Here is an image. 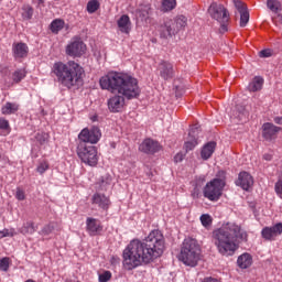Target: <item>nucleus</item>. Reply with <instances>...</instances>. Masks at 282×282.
<instances>
[{
	"label": "nucleus",
	"mask_w": 282,
	"mask_h": 282,
	"mask_svg": "<svg viewBox=\"0 0 282 282\" xmlns=\"http://www.w3.org/2000/svg\"><path fill=\"white\" fill-rule=\"evenodd\" d=\"M187 21L188 20L184 15H178L176 19L173 20V26L176 34L177 32H180V30H184V28H186Z\"/></svg>",
	"instance_id": "a878e982"
},
{
	"label": "nucleus",
	"mask_w": 282,
	"mask_h": 282,
	"mask_svg": "<svg viewBox=\"0 0 282 282\" xmlns=\"http://www.w3.org/2000/svg\"><path fill=\"white\" fill-rule=\"evenodd\" d=\"M102 138V133L100 132V128L94 126L90 129L85 128L78 134L79 142H84V144H98Z\"/></svg>",
	"instance_id": "1a4fd4ad"
},
{
	"label": "nucleus",
	"mask_w": 282,
	"mask_h": 282,
	"mask_svg": "<svg viewBox=\"0 0 282 282\" xmlns=\"http://www.w3.org/2000/svg\"><path fill=\"white\" fill-rule=\"evenodd\" d=\"M279 131H281V127H276L271 122L263 123L262 126V138L267 142H272L279 135Z\"/></svg>",
	"instance_id": "4468645a"
},
{
	"label": "nucleus",
	"mask_w": 282,
	"mask_h": 282,
	"mask_svg": "<svg viewBox=\"0 0 282 282\" xmlns=\"http://www.w3.org/2000/svg\"><path fill=\"white\" fill-rule=\"evenodd\" d=\"M260 58H270V56H272V53L270 52V50H262L259 53Z\"/></svg>",
	"instance_id": "a18cd8bd"
},
{
	"label": "nucleus",
	"mask_w": 282,
	"mask_h": 282,
	"mask_svg": "<svg viewBox=\"0 0 282 282\" xmlns=\"http://www.w3.org/2000/svg\"><path fill=\"white\" fill-rule=\"evenodd\" d=\"M47 169H50V164H47V162H42L39 164L37 166V173H40V175H43V173H45L47 171Z\"/></svg>",
	"instance_id": "79ce46f5"
},
{
	"label": "nucleus",
	"mask_w": 282,
	"mask_h": 282,
	"mask_svg": "<svg viewBox=\"0 0 282 282\" xmlns=\"http://www.w3.org/2000/svg\"><path fill=\"white\" fill-rule=\"evenodd\" d=\"M161 39H171L177 34L175 26H173V19L164 20L163 24L159 28Z\"/></svg>",
	"instance_id": "f3484780"
},
{
	"label": "nucleus",
	"mask_w": 282,
	"mask_h": 282,
	"mask_svg": "<svg viewBox=\"0 0 282 282\" xmlns=\"http://www.w3.org/2000/svg\"><path fill=\"white\" fill-rule=\"evenodd\" d=\"M15 198L19 199V202H23V199H25V192L21 187L17 188Z\"/></svg>",
	"instance_id": "37998d69"
},
{
	"label": "nucleus",
	"mask_w": 282,
	"mask_h": 282,
	"mask_svg": "<svg viewBox=\"0 0 282 282\" xmlns=\"http://www.w3.org/2000/svg\"><path fill=\"white\" fill-rule=\"evenodd\" d=\"M10 268V258H2L0 260V270L3 272H8V269Z\"/></svg>",
	"instance_id": "ea45409f"
},
{
	"label": "nucleus",
	"mask_w": 282,
	"mask_h": 282,
	"mask_svg": "<svg viewBox=\"0 0 282 282\" xmlns=\"http://www.w3.org/2000/svg\"><path fill=\"white\" fill-rule=\"evenodd\" d=\"M54 228H56V223H50L48 225H45L42 229V235H44V237L52 235V232H54Z\"/></svg>",
	"instance_id": "4c0bfd02"
},
{
	"label": "nucleus",
	"mask_w": 282,
	"mask_h": 282,
	"mask_svg": "<svg viewBox=\"0 0 282 282\" xmlns=\"http://www.w3.org/2000/svg\"><path fill=\"white\" fill-rule=\"evenodd\" d=\"M20 232H22V235H34V232H36V229L34 228V223L32 221L25 223L21 227Z\"/></svg>",
	"instance_id": "2f4dec72"
},
{
	"label": "nucleus",
	"mask_w": 282,
	"mask_h": 282,
	"mask_svg": "<svg viewBox=\"0 0 282 282\" xmlns=\"http://www.w3.org/2000/svg\"><path fill=\"white\" fill-rule=\"evenodd\" d=\"M254 184V178L248 172H240L238 180L236 181V186H240L242 191H249Z\"/></svg>",
	"instance_id": "a211bd4d"
},
{
	"label": "nucleus",
	"mask_w": 282,
	"mask_h": 282,
	"mask_svg": "<svg viewBox=\"0 0 282 282\" xmlns=\"http://www.w3.org/2000/svg\"><path fill=\"white\" fill-rule=\"evenodd\" d=\"M77 155L88 166H96L98 164V150L94 145L80 143Z\"/></svg>",
	"instance_id": "6e6552de"
},
{
	"label": "nucleus",
	"mask_w": 282,
	"mask_h": 282,
	"mask_svg": "<svg viewBox=\"0 0 282 282\" xmlns=\"http://www.w3.org/2000/svg\"><path fill=\"white\" fill-rule=\"evenodd\" d=\"M117 25L123 34H129V32H131V19L127 14L119 18Z\"/></svg>",
	"instance_id": "4be33fe9"
},
{
	"label": "nucleus",
	"mask_w": 282,
	"mask_h": 282,
	"mask_svg": "<svg viewBox=\"0 0 282 282\" xmlns=\"http://www.w3.org/2000/svg\"><path fill=\"white\" fill-rule=\"evenodd\" d=\"M85 50V42L76 39L66 46V54L68 56H83Z\"/></svg>",
	"instance_id": "f8f14e48"
},
{
	"label": "nucleus",
	"mask_w": 282,
	"mask_h": 282,
	"mask_svg": "<svg viewBox=\"0 0 282 282\" xmlns=\"http://www.w3.org/2000/svg\"><path fill=\"white\" fill-rule=\"evenodd\" d=\"M34 17V8L30 4H23L22 6V19L24 21H30Z\"/></svg>",
	"instance_id": "cd10ccee"
},
{
	"label": "nucleus",
	"mask_w": 282,
	"mask_h": 282,
	"mask_svg": "<svg viewBox=\"0 0 282 282\" xmlns=\"http://www.w3.org/2000/svg\"><path fill=\"white\" fill-rule=\"evenodd\" d=\"M263 160H265L267 162L272 161V154H264Z\"/></svg>",
	"instance_id": "8fccbe9b"
},
{
	"label": "nucleus",
	"mask_w": 282,
	"mask_h": 282,
	"mask_svg": "<svg viewBox=\"0 0 282 282\" xmlns=\"http://www.w3.org/2000/svg\"><path fill=\"white\" fill-rule=\"evenodd\" d=\"M156 72L163 80H173L175 78V66L169 61H161Z\"/></svg>",
	"instance_id": "9d476101"
},
{
	"label": "nucleus",
	"mask_w": 282,
	"mask_h": 282,
	"mask_svg": "<svg viewBox=\"0 0 282 282\" xmlns=\"http://www.w3.org/2000/svg\"><path fill=\"white\" fill-rule=\"evenodd\" d=\"M213 240L223 257H232L240 243L248 241V232L235 223H227L213 231Z\"/></svg>",
	"instance_id": "7ed1b4c3"
},
{
	"label": "nucleus",
	"mask_w": 282,
	"mask_h": 282,
	"mask_svg": "<svg viewBox=\"0 0 282 282\" xmlns=\"http://www.w3.org/2000/svg\"><path fill=\"white\" fill-rule=\"evenodd\" d=\"M35 140L39 144L43 145L50 140V134L47 132H37L35 134Z\"/></svg>",
	"instance_id": "72a5a7b5"
},
{
	"label": "nucleus",
	"mask_w": 282,
	"mask_h": 282,
	"mask_svg": "<svg viewBox=\"0 0 282 282\" xmlns=\"http://www.w3.org/2000/svg\"><path fill=\"white\" fill-rule=\"evenodd\" d=\"M226 188V171L220 170L217 172L214 180L208 182L203 191L204 197L209 202H219Z\"/></svg>",
	"instance_id": "423d86ee"
},
{
	"label": "nucleus",
	"mask_w": 282,
	"mask_h": 282,
	"mask_svg": "<svg viewBox=\"0 0 282 282\" xmlns=\"http://www.w3.org/2000/svg\"><path fill=\"white\" fill-rule=\"evenodd\" d=\"M182 160H184V154L183 153H177L174 156V162H182Z\"/></svg>",
	"instance_id": "de8ad7c7"
},
{
	"label": "nucleus",
	"mask_w": 282,
	"mask_h": 282,
	"mask_svg": "<svg viewBox=\"0 0 282 282\" xmlns=\"http://www.w3.org/2000/svg\"><path fill=\"white\" fill-rule=\"evenodd\" d=\"M200 257L202 249L199 248V243H197V240L193 238H186L183 241L181 248V252L178 256L180 261H182L185 265H189V268H195Z\"/></svg>",
	"instance_id": "39448f33"
},
{
	"label": "nucleus",
	"mask_w": 282,
	"mask_h": 282,
	"mask_svg": "<svg viewBox=\"0 0 282 282\" xmlns=\"http://www.w3.org/2000/svg\"><path fill=\"white\" fill-rule=\"evenodd\" d=\"M91 204L94 206H98L101 210H109V206H111V200L109 197L105 196L101 193H95L91 197Z\"/></svg>",
	"instance_id": "aec40b11"
},
{
	"label": "nucleus",
	"mask_w": 282,
	"mask_h": 282,
	"mask_svg": "<svg viewBox=\"0 0 282 282\" xmlns=\"http://www.w3.org/2000/svg\"><path fill=\"white\" fill-rule=\"evenodd\" d=\"M177 6V0H163L161 10L162 12H171V10H175Z\"/></svg>",
	"instance_id": "c756f323"
},
{
	"label": "nucleus",
	"mask_w": 282,
	"mask_h": 282,
	"mask_svg": "<svg viewBox=\"0 0 282 282\" xmlns=\"http://www.w3.org/2000/svg\"><path fill=\"white\" fill-rule=\"evenodd\" d=\"M86 230L90 237H96L99 232H102V224L96 218L88 217L86 219Z\"/></svg>",
	"instance_id": "6ab92c4d"
},
{
	"label": "nucleus",
	"mask_w": 282,
	"mask_h": 282,
	"mask_svg": "<svg viewBox=\"0 0 282 282\" xmlns=\"http://www.w3.org/2000/svg\"><path fill=\"white\" fill-rule=\"evenodd\" d=\"M261 235L267 241H274L279 235H282V223H278L272 227H264Z\"/></svg>",
	"instance_id": "2eb2a0df"
},
{
	"label": "nucleus",
	"mask_w": 282,
	"mask_h": 282,
	"mask_svg": "<svg viewBox=\"0 0 282 282\" xmlns=\"http://www.w3.org/2000/svg\"><path fill=\"white\" fill-rule=\"evenodd\" d=\"M200 223L205 228H208L213 225V217L208 214H203L200 216Z\"/></svg>",
	"instance_id": "e433bc0d"
},
{
	"label": "nucleus",
	"mask_w": 282,
	"mask_h": 282,
	"mask_svg": "<svg viewBox=\"0 0 282 282\" xmlns=\"http://www.w3.org/2000/svg\"><path fill=\"white\" fill-rule=\"evenodd\" d=\"M52 72L57 78V83L67 89L80 87L83 85V76L85 69L76 62L68 63L57 62L53 65Z\"/></svg>",
	"instance_id": "20e7f679"
},
{
	"label": "nucleus",
	"mask_w": 282,
	"mask_h": 282,
	"mask_svg": "<svg viewBox=\"0 0 282 282\" xmlns=\"http://www.w3.org/2000/svg\"><path fill=\"white\" fill-rule=\"evenodd\" d=\"M212 19H215L220 23L219 32L220 34H226L228 32V21H230V13L224 4L213 2L208 9Z\"/></svg>",
	"instance_id": "0eeeda50"
},
{
	"label": "nucleus",
	"mask_w": 282,
	"mask_h": 282,
	"mask_svg": "<svg viewBox=\"0 0 282 282\" xmlns=\"http://www.w3.org/2000/svg\"><path fill=\"white\" fill-rule=\"evenodd\" d=\"M236 10L240 14V28H246L250 21V12H248V7L241 0H234Z\"/></svg>",
	"instance_id": "dca6fc26"
},
{
	"label": "nucleus",
	"mask_w": 282,
	"mask_h": 282,
	"mask_svg": "<svg viewBox=\"0 0 282 282\" xmlns=\"http://www.w3.org/2000/svg\"><path fill=\"white\" fill-rule=\"evenodd\" d=\"M29 52L30 48L28 47V44L23 42H14L12 44V53L14 58H25Z\"/></svg>",
	"instance_id": "412c9836"
},
{
	"label": "nucleus",
	"mask_w": 282,
	"mask_h": 282,
	"mask_svg": "<svg viewBox=\"0 0 282 282\" xmlns=\"http://www.w3.org/2000/svg\"><path fill=\"white\" fill-rule=\"evenodd\" d=\"M238 268L246 270L252 265V256L250 253H242L237 260Z\"/></svg>",
	"instance_id": "b1692460"
},
{
	"label": "nucleus",
	"mask_w": 282,
	"mask_h": 282,
	"mask_svg": "<svg viewBox=\"0 0 282 282\" xmlns=\"http://www.w3.org/2000/svg\"><path fill=\"white\" fill-rule=\"evenodd\" d=\"M98 8H100V2H98V0L88 1L87 11L89 14H94V12L98 11Z\"/></svg>",
	"instance_id": "f704fd0d"
},
{
	"label": "nucleus",
	"mask_w": 282,
	"mask_h": 282,
	"mask_svg": "<svg viewBox=\"0 0 282 282\" xmlns=\"http://www.w3.org/2000/svg\"><path fill=\"white\" fill-rule=\"evenodd\" d=\"M101 89L111 91L115 95L108 100V109L111 113H120L124 107V98L133 100L140 96V86L138 80L130 75L123 73H108L99 79Z\"/></svg>",
	"instance_id": "f03ea898"
},
{
	"label": "nucleus",
	"mask_w": 282,
	"mask_h": 282,
	"mask_svg": "<svg viewBox=\"0 0 282 282\" xmlns=\"http://www.w3.org/2000/svg\"><path fill=\"white\" fill-rule=\"evenodd\" d=\"M63 28H65V21L62 19L54 20L50 25V30L53 34H58Z\"/></svg>",
	"instance_id": "bb28decb"
},
{
	"label": "nucleus",
	"mask_w": 282,
	"mask_h": 282,
	"mask_svg": "<svg viewBox=\"0 0 282 282\" xmlns=\"http://www.w3.org/2000/svg\"><path fill=\"white\" fill-rule=\"evenodd\" d=\"M112 178L109 174L101 176L99 182V191H107L111 186Z\"/></svg>",
	"instance_id": "7c9ffc66"
},
{
	"label": "nucleus",
	"mask_w": 282,
	"mask_h": 282,
	"mask_svg": "<svg viewBox=\"0 0 282 282\" xmlns=\"http://www.w3.org/2000/svg\"><path fill=\"white\" fill-rule=\"evenodd\" d=\"M141 19H147L151 14V4H145L141 7L138 11Z\"/></svg>",
	"instance_id": "c9c22d12"
},
{
	"label": "nucleus",
	"mask_w": 282,
	"mask_h": 282,
	"mask_svg": "<svg viewBox=\"0 0 282 282\" xmlns=\"http://www.w3.org/2000/svg\"><path fill=\"white\" fill-rule=\"evenodd\" d=\"M111 281V271H104L99 274V282H108Z\"/></svg>",
	"instance_id": "a19ab883"
},
{
	"label": "nucleus",
	"mask_w": 282,
	"mask_h": 282,
	"mask_svg": "<svg viewBox=\"0 0 282 282\" xmlns=\"http://www.w3.org/2000/svg\"><path fill=\"white\" fill-rule=\"evenodd\" d=\"M273 121L275 122V124H282V117H275Z\"/></svg>",
	"instance_id": "09e8293b"
},
{
	"label": "nucleus",
	"mask_w": 282,
	"mask_h": 282,
	"mask_svg": "<svg viewBox=\"0 0 282 282\" xmlns=\"http://www.w3.org/2000/svg\"><path fill=\"white\" fill-rule=\"evenodd\" d=\"M24 76H25V72L20 69L13 73L12 78L14 83H21Z\"/></svg>",
	"instance_id": "58836bf2"
},
{
	"label": "nucleus",
	"mask_w": 282,
	"mask_h": 282,
	"mask_svg": "<svg viewBox=\"0 0 282 282\" xmlns=\"http://www.w3.org/2000/svg\"><path fill=\"white\" fill-rule=\"evenodd\" d=\"M25 282H36V281H34V280H32V279H29V280H26Z\"/></svg>",
	"instance_id": "603ef678"
},
{
	"label": "nucleus",
	"mask_w": 282,
	"mask_h": 282,
	"mask_svg": "<svg viewBox=\"0 0 282 282\" xmlns=\"http://www.w3.org/2000/svg\"><path fill=\"white\" fill-rule=\"evenodd\" d=\"M0 129L2 130L10 129V122L6 118H0Z\"/></svg>",
	"instance_id": "c03bdc74"
},
{
	"label": "nucleus",
	"mask_w": 282,
	"mask_h": 282,
	"mask_svg": "<svg viewBox=\"0 0 282 282\" xmlns=\"http://www.w3.org/2000/svg\"><path fill=\"white\" fill-rule=\"evenodd\" d=\"M160 149V142L150 138L143 140V142L139 145V151H141L142 153H147L148 155H153L158 153Z\"/></svg>",
	"instance_id": "ddd939ff"
},
{
	"label": "nucleus",
	"mask_w": 282,
	"mask_h": 282,
	"mask_svg": "<svg viewBox=\"0 0 282 282\" xmlns=\"http://www.w3.org/2000/svg\"><path fill=\"white\" fill-rule=\"evenodd\" d=\"M217 148V142L210 141L205 144L200 151V158L203 160H210L213 158V153H215V149Z\"/></svg>",
	"instance_id": "5701e85b"
},
{
	"label": "nucleus",
	"mask_w": 282,
	"mask_h": 282,
	"mask_svg": "<svg viewBox=\"0 0 282 282\" xmlns=\"http://www.w3.org/2000/svg\"><path fill=\"white\" fill-rule=\"evenodd\" d=\"M263 87V78L254 77L253 80L249 84V91H259Z\"/></svg>",
	"instance_id": "c85d7f7f"
},
{
	"label": "nucleus",
	"mask_w": 282,
	"mask_h": 282,
	"mask_svg": "<svg viewBox=\"0 0 282 282\" xmlns=\"http://www.w3.org/2000/svg\"><path fill=\"white\" fill-rule=\"evenodd\" d=\"M164 235L160 230H152L143 239H133L123 250V265L127 270H133L141 263H151L154 259L164 254Z\"/></svg>",
	"instance_id": "f257e3e1"
},
{
	"label": "nucleus",
	"mask_w": 282,
	"mask_h": 282,
	"mask_svg": "<svg viewBox=\"0 0 282 282\" xmlns=\"http://www.w3.org/2000/svg\"><path fill=\"white\" fill-rule=\"evenodd\" d=\"M267 6L269 10H271V12H274L275 14L276 12H279V10H281V2H279L278 0H268Z\"/></svg>",
	"instance_id": "473e14b6"
},
{
	"label": "nucleus",
	"mask_w": 282,
	"mask_h": 282,
	"mask_svg": "<svg viewBox=\"0 0 282 282\" xmlns=\"http://www.w3.org/2000/svg\"><path fill=\"white\" fill-rule=\"evenodd\" d=\"M33 3H36V8H45V0H33Z\"/></svg>",
	"instance_id": "49530a36"
},
{
	"label": "nucleus",
	"mask_w": 282,
	"mask_h": 282,
	"mask_svg": "<svg viewBox=\"0 0 282 282\" xmlns=\"http://www.w3.org/2000/svg\"><path fill=\"white\" fill-rule=\"evenodd\" d=\"M19 111V104L8 101L2 108V116H12V113H17Z\"/></svg>",
	"instance_id": "393cba45"
},
{
	"label": "nucleus",
	"mask_w": 282,
	"mask_h": 282,
	"mask_svg": "<svg viewBox=\"0 0 282 282\" xmlns=\"http://www.w3.org/2000/svg\"><path fill=\"white\" fill-rule=\"evenodd\" d=\"M200 131L202 129L199 128V123L192 126L189 129L187 140L184 144L186 153H188V151H193V149H195V147L198 144L197 140H199Z\"/></svg>",
	"instance_id": "9b49d317"
},
{
	"label": "nucleus",
	"mask_w": 282,
	"mask_h": 282,
	"mask_svg": "<svg viewBox=\"0 0 282 282\" xmlns=\"http://www.w3.org/2000/svg\"><path fill=\"white\" fill-rule=\"evenodd\" d=\"M241 116H245V118H246V116H248V112L242 111Z\"/></svg>",
	"instance_id": "3c124183"
}]
</instances>
